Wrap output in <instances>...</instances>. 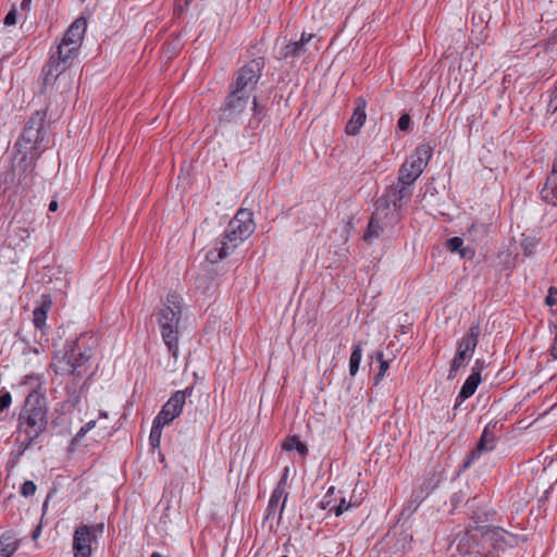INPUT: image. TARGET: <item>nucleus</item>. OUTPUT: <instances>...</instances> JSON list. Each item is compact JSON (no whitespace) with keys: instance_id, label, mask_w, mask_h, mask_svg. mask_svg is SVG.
<instances>
[{"instance_id":"nucleus-1","label":"nucleus","mask_w":557,"mask_h":557,"mask_svg":"<svg viewBox=\"0 0 557 557\" xmlns=\"http://www.w3.org/2000/svg\"><path fill=\"white\" fill-rule=\"evenodd\" d=\"M411 196L412 188L398 181L387 187L376 200L364 239L377 238L385 228L392 227L398 221L399 211L411 199Z\"/></svg>"},{"instance_id":"nucleus-2","label":"nucleus","mask_w":557,"mask_h":557,"mask_svg":"<svg viewBox=\"0 0 557 557\" xmlns=\"http://www.w3.org/2000/svg\"><path fill=\"white\" fill-rule=\"evenodd\" d=\"M95 344L96 338L86 334L67 344L63 351L60 350L53 356L52 366L55 372L62 375L83 376L87 372L86 363L91 357Z\"/></svg>"},{"instance_id":"nucleus-3","label":"nucleus","mask_w":557,"mask_h":557,"mask_svg":"<svg viewBox=\"0 0 557 557\" xmlns=\"http://www.w3.org/2000/svg\"><path fill=\"white\" fill-rule=\"evenodd\" d=\"M48 424L46 395L37 392L28 393L18 416V430L24 432L28 445L36 440Z\"/></svg>"},{"instance_id":"nucleus-4","label":"nucleus","mask_w":557,"mask_h":557,"mask_svg":"<svg viewBox=\"0 0 557 557\" xmlns=\"http://www.w3.org/2000/svg\"><path fill=\"white\" fill-rule=\"evenodd\" d=\"M183 299L176 294H169L166 302L158 312V324L162 341L169 352L177 359L180 322L182 315Z\"/></svg>"},{"instance_id":"nucleus-5","label":"nucleus","mask_w":557,"mask_h":557,"mask_svg":"<svg viewBox=\"0 0 557 557\" xmlns=\"http://www.w3.org/2000/svg\"><path fill=\"white\" fill-rule=\"evenodd\" d=\"M433 156V147L430 144L419 145L404 161L398 170L397 181L412 188Z\"/></svg>"},{"instance_id":"nucleus-6","label":"nucleus","mask_w":557,"mask_h":557,"mask_svg":"<svg viewBox=\"0 0 557 557\" xmlns=\"http://www.w3.org/2000/svg\"><path fill=\"white\" fill-rule=\"evenodd\" d=\"M45 121L46 112L36 111L28 121L17 145L29 152H36L41 149L45 140Z\"/></svg>"},{"instance_id":"nucleus-7","label":"nucleus","mask_w":557,"mask_h":557,"mask_svg":"<svg viewBox=\"0 0 557 557\" xmlns=\"http://www.w3.org/2000/svg\"><path fill=\"white\" fill-rule=\"evenodd\" d=\"M103 527L87 524L78 525L73 534L74 557H90L92 554V544L97 542V532L102 533Z\"/></svg>"},{"instance_id":"nucleus-8","label":"nucleus","mask_w":557,"mask_h":557,"mask_svg":"<svg viewBox=\"0 0 557 557\" xmlns=\"http://www.w3.org/2000/svg\"><path fill=\"white\" fill-rule=\"evenodd\" d=\"M244 242L245 239H239V236L233 235L226 228L225 233L211 244L206 253V259L210 263H218L230 257Z\"/></svg>"},{"instance_id":"nucleus-9","label":"nucleus","mask_w":557,"mask_h":557,"mask_svg":"<svg viewBox=\"0 0 557 557\" xmlns=\"http://www.w3.org/2000/svg\"><path fill=\"white\" fill-rule=\"evenodd\" d=\"M260 62L256 60L250 61L238 71L232 90L251 96L260 78Z\"/></svg>"},{"instance_id":"nucleus-10","label":"nucleus","mask_w":557,"mask_h":557,"mask_svg":"<svg viewBox=\"0 0 557 557\" xmlns=\"http://www.w3.org/2000/svg\"><path fill=\"white\" fill-rule=\"evenodd\" d=\"M186 403L185 391H176L171 398L164 404L161 411L156 417L157 423L168 424L177 418L184 408Z\"/></svg>"},{"instance_id":"nucleus-11","label":"nucleus","mask_w":557,"mask_h":557,"mask_svg":"<svg viewBox=\"0 0 557 557\" xmlns=\"http://www.w3.org/2000/svg\"><path fill=\"white\" fill-rule=\"evenodd\" d=\"M256 228L252 213L249 210H239L233 220L230 222L227 230L233 235L239 236V239H247Z\"/></svg>"},{"instance_id":"nucleus-12","label":"nucleus","mask_w":557,"mask_h":557,"mask_svg":"<svg viewBox=\"0 0 557 557\" xmlns=\"http://www.w3.org/2000/svg\"><path fill=\"white\" fill-rule=\"evenodd\" d=\"M87 29V21L85 17L76 18L65 32L62 41L72 46V49H79L84 35Z\"/></svg>"},{"instance_id":"nucleus-13","label":"nucleus","mask_w":557,"mask_h":557,"mask_svg":"<svg viewBox=\"0 0 557 557\" xmlns=\"http://www.w3.org/2000/svg\"><path fill=\"white\" fill-rule=\"evenodd\" d=\"M286 499H287L286 480H285V478H283L280 480L276 487L272 492V495L269 500L268 509H267V511H268L267 518L274 516L276 511H278L280 516H281L285 508Z\"/></svg>"},{"instance_id":"nucleus-14","label":"nucleus","mask_w":557,"mask_h":557,"mask_svg":"<svg viewBox=\"0 0 557 557\" xmlns=\"http://www.w3.org/2000/svg\"><path fill=\"white\" fill-rule=\"evenodd\" d=\"M366 108V100L363 98H358L356 100V108L354 110V113L346 125L345 131L348 135L355 136L360 132L367 119Z\"/></svg>"},{"instance_id":"nucleus-15","label":"nucleus","mask_w":557,"mask_h":557,"mask_svg":"<svg viewBox=\"0 0 557 557\" xmlns=\"http://www.w3.org/2000/svg\"><path fill=\"white\" fill-rule=\"evenodd\" d=\"M250 98V95H243L242 92H236L232 90L230 96L227 97L224 108L225 113H227L226 116L233 117L243 112L247 108Z\"/></svg>"},{"instance_id":"nucleus-16","label":"nucleus","mask_w":557,"mask_h":557,"mask_svg":"<svg viewBox=\"0 0 557 557\" xmlns=\"http://www.w3.org/2000/svg\"><path fill=\"white\" fill-rule=\"evenodd\" d=\"M495 447V436L485 429L476 445V448L468 456L463 467L468 468L473 460L479 458L482 454L493 450Z\"/></svg>"},{"instance_id":"nucleus-17","label":"nucleus","mask_w":557,"mask_h":557,"mask_svg":"<svg viewBox=\"0 0 557 557\" xmlns=\"http://www.w3.org/2000/svg\"><path fill=\"white\" fill-rule=\"evenodd\" d=\"M302 51L301 42H287L285 38L277 39L274 45V55L278 60L299 55Z\"/></svg>"},{"instance_id":"nucleus-18","label":"nucleus","mask_w":557,"mask_h":557,"mask_svg":"<svg viewBox=\"0 0 557 557\" xmlns=\"http://www.w3.org/2000/svg\"><path fill=\"white\" fill-rule=\"evenodd\" d=\"M480 334H481L480 325L478 323L472 324L469 327V331L467 332V334L459 341L457 349L468 352L473 356L476 345H478Z\"/></svg>"},{"instance_id":"nucleus-19","label":"nucleus","mask_w":557,"mask_h":557,"mask_svg":"<svg viewBox=\"0 0 557 557\" xmlns=\"http://www.w3.org/2000/svg\"><path fill=\"white\" fill-rule=\"evenodd\" d=\"M542 197L545 201L557 206V159L555 160L553 170L546 180L544 188L542 189Z\"/></svg>"},{"instance_id":"nucleus-20","label":"nucleus","mask_w":557,"mask_h":557,"mask_svg":"<svg viewBox=\"0 0 557 557\" xmlns=\"http://www.w3.org/2000/svg\"><path fill=\"white\" fill-rule=\"evenodd\" d=\"M67 67L62 65V63L58 62L52 58L49 59L48 63L42 69L44 75V84L46 86L53 85L57 78L66 70Z\"/></svg>"},{"instance_id":"nucleus-21","label":"nucleus","mask_w":557,"mask_h":557,"mask_svg":"<svg viewBox=\"0 0 557 557\" xmlns=\"http://www.w3.org/2000/svg\"><path fill=\"white\" fill-rule=\"evenodd\" d=\"M480 383H481V373H480V371L473 370L472 373L468 376V379L463 383V385L461 386L458 398L461 400H465V399L471 397L475 393Z\"/></svg>"},{"instance_id":"nucleus-22","label":"nucleus","mask_w":557,"mask_h":557,"mask_svg":"<svg viewBox=\"0 0 557 557\" xmlns=\"http://www.w3.org/2000/svg\"><path fill=\"white\" fill-rule=\"evenodd\" d=\"M77 52L78 49H72V46L61 40V42L58 45L57 53L52 54L50 58L58 60V62L62 63V65L69 67L72 58Z\"/></svg>"},{"instance_id":"nucleus-23","label":"nucleus","mask_w":557,"mask_h":557,"mask_svg":"<svg viewBox=\"0 0 557 557\" xmlns=\"http://www.w3.org/2000/svg\"><path fill=\"white\" fill-rule=\"evenodd\" d=\"M334 491H335V487L331 486L329 488V491H327V494L324 496V500L322 503V507L324 509L330 507V510L334 511L335 516L338 517L342 513H344L345 511L349 510L350 508L357 506L356 504L352 505L351 503H347L345 498H342L338 505H335V506L331 507V499H330V497L334 493Z\"/></svg>"},{"instance_id":"nucleus-24","label":"nucleus","mask_w":557,"mask_h":557,"mask_svg":"<svg viewBox=\"0 0 557 557\" xmlns=\"http://www.w3.org/2000/svg\"><path fill=\"white\" fill-rule=\"evenodd\" d=\"M51 300L47 297L42 304L33 311V322L36 329L41 330L46 325L47 313L50 310Z\"/></svg>"},{"instance_id":"nucleus-25","label":"nucleus","mask_w":557,"mask_h":557,"mask_svg":"<svg viewBox=\"0 0 557 557\" xmlns=\"http://www.w3.org/2000/svg\"><path fill=\"white\" fill-rule=\"evenodd\" d=\"M282 448L287 451L296 450L301 458H306L308 455L307 445L296 435L286 437L282 443Z\"/></svg>"},{"instance_id":"nucleus-26","label":"nucleus","mask_w":557,"mask_h":557,"mask_svg":"<svg viewBox=\"0 0 557 557\" xmlns=\"http://www.w3.org/2000/svg\"><path fill=\"white\" fill-rule=\"evenodd\" d=\"M21 387H26L28 393L37 392L45 395L41 376L37 374L25 375L21 382Z\"/></svg>"},{"instance_id":"nucleus-27","label":"nucleus","mask_w":557,"mask_h":557,"mask_svg":"<svg viewBox=\"0 0 557 557\" xmlns=\"http://www.w3.org/2000/svg\"><path fill=\"white\" fill-rule=\"evenodd\" d=\"M471 358L472 355L457 349L456 355L451 361L448 379H454L458 370L465 367L467 362L471 360Z\"/></svg>"},{"instance_id":"nucleus-28","label":"nucleus","mask_w":557,"mask_h":557,"mask_svg":"<svg viewBox=\"0 0 557 557\" xmlns=\"http://www.w3.org/2000/svg\"><path fill=\"white\" fill-rule=\"evenodd\" d=\"M17 549V541L13 535L3 534L0 537V552L5 557H11Z\"/></svg>"},{"instance_id":"nucleus-29","label":"nucleus","mask_w":557,"mask_h":557,"mask_svg":"<svg viewBox=\"0 0 557 557\" xmlns=\"http://www.w3.org/2000/svg\"><path fill=\"white\" fill-rule=\"evenodd\" d=\"M362 359V347L361 344H356L349 358V374L355 376L359 370V366Z\"/></svg>"},{"instance_id":"nucleus-30","label":"nucleus","mask_w":557,"mask_h":557,"mask_svg":"<svg viewBox=\"0 0 557 557\" xmlns=\"http://www.w3.org/2000/svg\"><path fill=\"white\" fill-rule=\"evenodd\" d=\"M376 359L380 361V370H379V373L374 377V384L375 385H377L382 381V379L384 377L386 371L389 368L388 361L383 358V352H381V351L377 352L376 354Z\"/></svg>"},{"instance_id":"nucleus-31","label":"nucleus","mask_w":557,"mask_h":557,"mask_svg":"<svg viewBox=\"0 0 557 557\" xmlns=\"http://www.w3.org/2000/svg\"><path fill=\"white\" fill-rule=\"evenodd\" d=\"M165 424H158L157 423V419L154 418L153 420V423H152V428H151V432H150V442L152 444V446H158L159 445V442H160V436H161V430L162 428L164 426Z\"/></svg>"},{"instance_id":"nucleus-32","label":"nucleus","mask_w":557,"mask_h":557,"mask_svg":"<svg viewBox=\"0 0 557 557\" xmlns=\"http://www.w3.org/2000/svg\"><path fill=\"white\" fill-rule=\"evenodd\" d=\"M36 492V484L33 481H25L22 484L21 493L25 496H33Z\"/></svg>"},{"instance_id":"nucleus-33","label":"nucleus","mask_w":557,"mask_h":557,"mask_svg":"<svg viewBox=\"0 0 557 557\" xmlns=\"http://www.w3.org/2000/svg\"><path fill=\"white\" fill-rule=\"evenodd\" d=\"M463 244L460 237H451L447 240L446 246L451 252L458 251Z\"/></svg>"},{"instance_id":"nucleus-34","label":"nucleus","mask_w":557,"mask_h":557,"mask_svg":"<svg viewBox=\"0 0 557 557\" xmlns=\"http://www.w3.org/2000/svg\"><path fill=\"white\" fill-rule=\"evenodd\" d=\"M12 404V396L10 392H3L0 395V411L8 409Z\"/></svg>"},{"instance_id":"nucleus-35","label":"nucleus","mask_w":557,"mask_h":557,"mask_svg":"<svg viewBox=\"0 0 557 557\" xmlns=\"http://www.w3.org/2000/svg\"><path fill=\"white\" fill-rule=\"evenodd\" d=\"M547 111L550 113L557 112V87L552 92V96H550V99H549V102L547 106Z\"/></svg>"},{"instance_id":"nucleus-36","label":"nucleus","mask_w":557,"mask_h":557,"mask_svg":"<svg viewBox=\"0 0 557 557\" xmlns=\"http://www.w3.org/2000/svg\"><path fill=\"white\" fill-rule=\"evenodd\" d=\"M410 116L408 114H403L398 120V127L400 131H408L410 127Z\"/></svg>"},{"instance_id":"nucleus-37","label":"nucleus","mask_w":557,"mask_h":557,"mask_svg":"<svg viewBox=\"0 0 557 557\" xmlns=\"http://www.w3.org/2000/svg\"><path fill=\"white\" fill-rule=\"evenodd\" d=\"M16 20H17V14H16V10H11L4 17L3 20V23L4 25L7 26H12L16 23Z\"/></svg>"},{"instance_id":"nucleus-38","label":"nucleus","mask_w":557,"mask_h":557,"mask_svg":"<svg viewBox=\"0 0 557 557\" xmlns=\"http://www.w3.org/2000/svg\"><path fill=\"white\" fill-rule=\"evenodd\" d=\"M17 235H18L20 239L22 242H24L30 235L29 227L26 226V225H23V226L18 227Z\"/></svg>"},{"instance_id":"nucleus-39","label":"nucleus","mask_w":557,"mask_h":557,"mask_svg":"<svg viewBox=\"0 0 557 557\" xmlns=\"http://www.w3.org/2000/svg\"><path fill=\"white\" fill-rule=\"evenodd\" d=\"M96 425V421L91 420L87 422L82 429L78 431L77 435L84 436L86 433H88L91 429H94Z\"/></svg>"},{"instance_id":"nucleus-40","label":"nucleus","mask_w":557,"mask_h":557,"mask_svg":"<svg viewBox=\"0 0 557 557\" xmlns=\"http://www.w3.org/2000/svg\"><path fill=\"white\" fill-rule=\"evenodd\" d=\"M193 0H176V9L184 12Z\"/></svg>"},{"instance_id":"nucleus-41","label":"nucleus","mask_w":557,"mask_h":557,"mask_svg":"<svg viewBox=\"0 0 557 557\" xmlns=\"http://www.w3.org/2000/svg\"><path fill=\"white\" fill-rule=\"evenodd\" d=\"M312 34H306L304 33L300 37V39L297 41V42H301L302 44V48L305 47V45L311 40L312 38Z\"/></svg>"},{"instance_id":"nucleus-42","label":"nucleus","mask_w":557,"mask_h":557,"mask_svg":"<svg viewBox=\"0 0 557 557\" xmlns=\"http://www.w3.org/2000/svg\"><path fill=\"white\" fill-rule=\"evenodd\" d=\"M550 352H552V356L557 359V332H556V336H555V339H554V344L550 348Z\"/></svg>"},{"instance_id":"nucleus-43","label":"nucleus","mask_w":557,"mask_h":557,"mask_svg":"<svg viewBox=\"0 0 557 557\" xmlns=\"http://www.w3.org/2000/svg\"><path fill=\"white\" fill-rule=\"evenodd\" d=\"M546 302L550 306L557 304V299L555 298L552 290H550V294L546 298Z\"/></svg>"},{"instance_id":"nucleus-44","label":"nucleus","mask_w":557,"mask_h":557,"mask_svg":"<svg viewBox=\"0 0 557 557\" xmlns=\"http://www.w3.org/2000/svg\"><path fill=\"white\" fill-rule=\"evenodd\" d=\"M58 207H59L58 201L57 200H52L49 203V211L50 212H55L58 210Z\"/></svg>"},{"instance_id":"nucleus-45","label":"nucleus","mask_w":557,"mask_h":557,"mask_svg":"<svg viewBox=\"0 0 557 557\" xmlns=\"http://www.w3.org/2000/svg\"><path fill=\"white\" fill-rule=\"evenodd\" d=\"M150 557H163L160 553L153 552Z\"/></svg>"},{"instance_id":"nucleus-46","label":"nucleus","mask_w":557,"mask_h":557,"mask_svg":"<svg viewBox=\"0 0 557 557\" xmlns=\"http://www.w3.org/2000/svg\"><path fill=\"white\" fill-rule=\"evenodd\" d=\"M251 103L253 104V107H256V106H257V98H256V97H252V101H251Z\"/></svg>"},{"instance_id":"nucleus-47","label":"nucleus","mask_w":557,"mask_h":557,"mask_svg":"<svg viewBox=\"0 0 557 557\" xmlns=\"http://www.w3.org/2000/svg\"><path fill=\"white\" fill-rule=\"evenodd\" d=\"M100 416H101V417H103V418H107V417H108L107 412H101V414H100Z\"/></svg>"},{"instance_id":"nucleus-48","label":"nucleus","mask_w":557,"mask_h":557,"mask_svg":"<svg viewBox=\"0 0 557 557\" xmlns=\"http://www.w3.org/2000/svg\"><path fill=\"white\" fill-rule=\"evenodd\" d=\"M0 557H5V556L0 552Z\"/></svg>"},{"instance_id":"nucleus-49","label":"nucleus","mask_w":557,"mask_h":557,"mask_svg":"<svg viewBox=\"0 0 557 557\" xmlns=\"http://www.w3.org/2000/svg\"><path fill=\"white\" fill-rule=\"evenodd\" d=\"M281 557H288V556L284 555V556H281Z\"/></svg>"}]
</instances>
